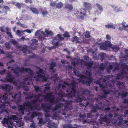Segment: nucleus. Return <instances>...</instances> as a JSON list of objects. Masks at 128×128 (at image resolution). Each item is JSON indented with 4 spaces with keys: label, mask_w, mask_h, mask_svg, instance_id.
<instances>
[{
    "label": "nucleus",
    "mask_w": 128,
    "mask_h": 128,
    "mask_svg": "<svg viewBox=\"0 0 128 128\" xmlns=\"http://www.w3.org/2000/svg\"><path fill=\"white\" fill-rule=\"evenodd\" d=\"M62 84H59L57 88V90L56 91V94L58 96L59 99L56 98L53 96L52 93H47L46 95H43L39 94H37L38 98H42V100L47 101L52 105L56 104L55 107L53 109L52 108V111L55 112L57 110L60 108L59 112L62 114L65 115L66 110L72 109L70 101L65 100L62 97H66L69 99H73L76 102H82V100H90L91 98L89 96L90 95V91L88 89H81L80 91L77 90L76 87L74 84L70 85L65 81H64Z\"/></svg>",
    "instance_id": "nucleus-1"
},
{
    "label": "nucleus",
    "mask_w": 128,
    "mask_h": 128,
    "mask_svg": "<svg viewBox=\"0 0 128 128\" xmlns=\"http://www.w3.org/2000/svg\"><path fill=\"white\" fill-rule=\"evenodd\" d=\"M24 94H27L25 99L28 101L24 103L23 105H18V109L16 106H13L12 108L13 109L15 110L18 109L20 114L22 115L24 114V110L26 109L28 110L29 113L27 114V116L24 118V120L26 122L28 121H31L33 118L38 115V113L36 112H30L31 110L33 109V105H37L35 103L36 102H38V99L36 98L38 97V96H37V94H35L31 93L28 94L24 92Z\"/></svg>",
    "instance_id": "nucleus-2"
},
{
    "label": "nucleus",
    "mask_w": 128,
    "mask_h": 128,
    "mask_svg": "<svg viewBox=\"0 0 128 128\" xmlns=\"http://www.w3.org/2000/svg\"><path fill=\"white\" fill-rule=\"evenodd\" d=\"M37 71L36 72V77H34V73L31 69L30 68H20L17 67L14 69L10 66L8 68V70L11 69L13 71L14 73L17 75H18L20 73H23L24 72H28L30 76L25 78H23V80L22 81L20 80H18V81L20 82L19 88L23 87L24 90L26 91L28 90V88L26 86H24V84L26 83V81L29 80L30 82H28L27 84L28 85H30L31 83L32 82V80H35L36 81L40 80V78H44L45 77V74L43 71L42 70L39 68L36 67Z\"/></svg>",
    "instance_id": "nucleus-3"
},
{
    "label": "nucleus",
    "mask_w": 128,
    "mask_h": 128,
    "mask_svg": "<svg viewBox=\"0 0 128 128\" xmlns=\"http://www.w3.org/2000/svg\"><path fill=\"white\" fill-rule=\"evenodd\" d=\"M119 70H120L121 72L117 74L116 79L110 81V83L108 82L106 84V87L107 88L109 87V89H114V85L115 84L120 90L124 89L125 87L124 84L118 80H122L125 77L128 78V66L125 63L124 64H116L113 71Z\"/></svg>",
    "instance_id": "nucleus-4"
},
{
    "label": "nucleus",
    "mask_w": 128,
    "mask_h": 128,
    "mask_svg": "<svg viewBox=\"0 0 128 128\" xmlns=\"http://www.w3.org/2000/svg\"><path fill=\"white\" fill-rule=\"evenodd\" d=\"M3 124H6L8 128H16L23 126L24 123L23 122L18 119V117L15 115H12L10 120L6 118L4 119L2 122Z\"/></svg>",
    "instance_id": "nucleus-5"
},
{
    "label": "nucleus",
    "mask_w": 128,
    "mask_h": 128,
    "mask_svg": "<svg viewBox=\"0 0 128 128\" xmlns=\"http://www.w3.org/2000/svg\"><path fill=\"white\" fill-rule=\"evenodd\" d=\"M40 96L39 97V98H37L38 99V102H36V104H37L36 106L35 105H33V109L32 110H31L32 111L36 110H40L42 108L44 111L46 113L45 114V117L46 118H48V119L49 117L50 116V114H48V113L50 112V111H52V107L51 105V104H49L48 103H43L41 105V107H39L40 104V103L42 102H44L47 101L45 100H42L44 99L42 98H40Z\"/></svg>",
    "instance_id": "nucleus-6"
},
{
    "label": "nucleus",
    "mask_w": 128,
    "mask_h": 128,
    "mask_svg": "<svg viewBox=\"0 0 128 128\" xmlns=\"http://www.w3.org/2000/svg\"><path fill=\"white\" fill-rule=\"evenodd\" d=\"M125 114L128 115V110L126 109L124 112ZM114 118L116 120L114 122V124H117L120 126L121 128H127L128 127V118L127 120H123L124 116L119 115L116 113H114Z\"/></svg>",
    "instance_id": "nucleus-7"
},
{
    "label": "nucleus",
    "mask_w": 128,
    "mask_h": 128,
    "mask_svg": "<svg viewBox=\"0 0 128 128\" xmlns=\"http://www.w3.org/2000/svg\"><path fill=\"white\" fill-rule=\"evenodd\" d=\"M110 77V76L109 75L102 76L101 80H102L106 84L105 86H104L102 84H100V80H98L96 82V84L99 85L100 86L101 88V90L104 93L105 96H106L108 94L110 93L111 92H112L113 93H115L116 92H117L118 91V90H109V87L108 88L106 87V84L108 82L110 83V82L109 80Z\"/></svg>",
    "instance_id": "nucleus-8"
},
{
    "label": "nucleus",
    "mask_w": 128,
    "mask_h": 128,
    "mask_svg": "<svg viewBox=\"0 0 128 128\" xmlns=\"http://www.w3.org/2000/svg\"><path fill=\"white\" fill-rule=\"evenodd\" d=\"M74 72L75 75L80 77V81L82 82L84 84H86L88 86H90L91 82L93 80L90 77L91 76L90 72L87 70H86L85 75H80V72L74 69Z\"/></svg>",
    "instance_id": "nucleus-9"
},
{
    "label": "nucleus",
    "mask_w": 128,
    "mask_h": 128,
    "mask_svg": "<svg viewBox=\"0 0 128 128\" xmlns=\"http://www.w3.org/2000/svg\"><path fill=\"white\" fill-rule=\"evenodd\" d=\"M8 96L7 93H5L2 98L0 97V114L5 111L6 106H10V102L6 100Z\"/></svg>",
    "instance_id": "nucleus-10"
},
{
    "label": "nucleus",
    "mask_w": 128,
    "mask_h": 128,
    "mask_svg": "<svg viewBox=\"0 0 128 128\" xmlns=\"http://www.w3.org/2000/svg\"><path fill=\"white\" fill-rule=\"evenodd\" d=\"M39 123L40 124H47V126L49 128H57V124L48 118H44V121L42 118H39Z\"/></svg>",
    "instance_id": "nucleus-11"
},
{
    "label": "nucleus",
    "mask_w": 128,
    "mask_h": 128,
    "mask_svg": "<svg viewBox=\"0 0 128 128\" xmlns=\"http://www.w3.org/2000/svg\"><path fill=\"white\" fill-rule=\"evenodd\" d=\"M112 116V114H109L108 116L106 114H102L100 116V118L99 120V122L101 124L102 123V122H109L110 121V118Z\"/></svg>",
    "instance_id": "nucleus-12"
},
{
    "label": "nucleus",
    "mask_w": 128,
    "mask_h": 128,
    "mask_svg": "<svg viewBox=\"0 0 128 128\" xmlns=\"http://www.w3.org/2000/svg\"><path fill=\"white\" fill-rule=\"evenodd\" d=\"M5 81L6 82H10L16 86L18 85V83L15 80L14 76L12 75L11 73L10 72L7 74L5 78Z\"/></svg>",
    "instance_id": "nucleus-13"
},
{
    "label": "nucleus",
    "mask_w": 128,
    "mask_h": 128,
    "mask_svg": "<svg viewBox=\"0 0 128 128\" xmlns=\"http://www.w3.org/2000/svg\"><path fill=\"white\" fill-rule=\"evenodd\" d=\"M9 95L11 96L14 99L17 98L16 102L18 103L20 101L22 95L20 92H19L18 93H14V92H9Z\"/></svg>",
    "instance_id": "nucleus-14"
},
{
    "label": "nucleus",
    "mask_w": 128,
    "mask_h": 128,
    "mask_svg": "<svg viewBox=\"0 0 128 128\" xmlns=\"http://www.w3.org/2000/svg\"><path fill=\"white\" fill-rule=\"evenodd\" d=\"M63 39L60 34H58L55 36L54 39L52 41V44L54 46H57L59 44V42Z\"/></svg>",
    "instance_id": "nucleus-15"
},
{
    "label": "nucleus",
    "mask_w": 128,
    "mask_h": 128,
    "mask_svg": "<svg viewBox=\"0 0 128 128\" xmlns=\"http://www.w3.org/2000/svg\"><path fill=\"white\" fill-rule=\"evenodd\" d=\"M13 88L12 85L9 84H3L0 86V88L4 91L9 92L11 89Z\"/></svg>",
    "instance_id": "nucleus-16"
},
{
    "label": "nucleus",
    "mask_w": 128,
    "mask_h": 128,
    "mask_svg": "<svg viewBox=\"0 0 128 128\" xmlns=\"http://www.w3.org/2000/svg\"><path fill=\"white\" fill-rule=\"evenodd\" d=\"M80 64L81 65H84L87 66V69L88 70L92 68L93 63L92 62H87L84 60H80Z\"/></svg>",
    "instance_id": "nucleus-17"
},
{
    "label": "nucleus",
    "mask_w": 128,
    "mask_h": 128,
    "mask_svg": "<svg viewBox=\"0 0 128 128\" xmlns=\"http://www.w3.org/2000/svg\"><path fill=\"white\" fill-rule=\"evenodd\" d=\"M98 105L96 104V106H93V107L92 109V112H96L97 109L99 110H101V107L100 106H101L102 105V102H100L98 103Z\"/></svg>",
    "instance_id": "nucleus-18"
},
{
    "label": "nucleus",
    "mask_w": 128,
    "mask_h": 128,
    "mask_svg": "<svg viewBox=\"0 0 128 128\" xmlns=\"http://www.w3.org/2000/svg\"><path fill=\"white\" fill-rule=\"evenodd\" d=\"M111 47L112 46V44L110 42H109L108 43V44L106 43H103L100 45V48L102 50H106L108 48V46H107Z\"/></svg>",
    "instance_id": "nucleus-19"
},
{
    "label": "nucleus",
    "mask_w": 128,
    "mask_h": 128,
    "mask_svg": "<svg viewBox=\"0 0 128 128\" xmlns=\"http://www.w3.org/2000/svg\"><path fill=\"white\" fill-rule=\"evenodd\" d=\"M84 6L85 8H84L83 9H85L86 11V10H88L91 9V8L90 4L86 2H84Z\"/></svg>",
    "instance_id": "nucleus-20"
},
{
    "label": "nucleus",
    "mask_w": 128,
    "mask_h": 128,
    "mask_svg": "<svg viewBox=\"0 0 128 128\" xmlns=\"http://www.w3.org/2000/svg\"><path fill=\"white\" fill-rule=\"evenodd\" d=\"M128 94V93L126 90H122L121 93L118 92V95L119 96H121L122 98L126 96Z\"/></svg>",
    "instance_id": "nucleus-21"
},
{
    "label": "nucleus",
    "mask_w": 128,
    "mask_h": 128,
    "mask_svg": "<svg viewBox=\"0 0 128 128\" xmlns=\"http://www.w3.org/2000/svg\"><path fill=\"white\" fill-rule=\"evenodd\" d=\"M56 66V64L54 62H52L50 64V69L52 70V72L54 73L56 71V70L54 69V67Z\"/></svg>",
    "instance_id": "nucleus-22"
},
{
    "label": "nucleus",
    "mask_w": 128,
    "mask_h": 128,
    "mask_svg": "<svg viewBox=\"0 0 128 128\" xmlns=\"http://www.w3.org/2000/svg\"><path fill=\"white\" fill-rule=\"evenodd\" d=\"M86 12L84 9H81V12H80V14H83V15H82L80 16V18L81 19H83L84 17V16L86 14L85 12Z\"/></svg>",
    "instance_id": "nucleus-23"
},
{
    "label": "nucleus",
    "mask_w": 128,
    "mask_h": 128,
    "mask_svg": "<svg viewBox=\"0 0 128 128\" xmlns=\"http://www.w3.org/2000/svg\"><path fill=\"white\" fill-rule=\"evenodd\" d=\"M12 4L17 7L19 9L21 8V6L22 4V3H19L15 1L13 2H12Z\"/></svg>",
    "instance_id": "nucleus-24"
},
{
    "label": "nucleus",
    "mask_w": 128,
    "mask_h": 128,
    "mask_svg": "<svg viewBox=\"0 0 128 128\" xmlns=\"http://www.w3.org/2000/svg\"><path fill=\"white\" fill-rule=\"evenodd\" d=\"M41 34H43L44 35L45 34L44 33L43 31L38 30L36 32L35 34V35L36 36L39 37L40 36Z\"/></svg>",
    "instance_id": "nucleus-25"
},
{
    "label": "nucleus",
    "mask_w": 128,
    "mask_h": 128,
    "mask_svg": "<svg viewBox=\"0 0 128 128\" xmlns=\"http://www.w3.org/2000/svg\"><path fill=\"white\" fill-rule=\"evenodd\" d=\"M65 8L69 10H72L73 8L72 5L69 4H66L65 5Z\"/></svg>",
    "instance_id": "nucleus-26"
},
{
    "label": "nucleus",
    "mask_w": 128,
    "mask_h": 128,
    "mask_svg": "<svg viewBox=\"0 0 128 128\" xmlns=\"http://www.w3.org/2000/svg\"><path fill=\"white\" fill-rule=\"evenodd\" d=\"M30 9L34 14H39L38 10L35 8L32 7L30 8Z\"/></svg>",
    "instance_id": "nucleus-27"
},
{
    "label": "nucleus",
    "mask_w": 128,
    "mask_h": 128,
    "mask_svg": "<svg viewBox=\"0 0 128 128\" xmlns=\"http://www.w3.org/2000/svg\"><path fill=\"white\" fill-rule=\"evenodd\" d=\"M9 42L10 43L14 45H16L18 44V42L14 39H10L9 40Z\"/></svg>",
    "instance_id": "nucleus-28"
},
{
    "label": "nucleus",
    "mask_w": 128,
    "mask_h": 128,
    "mask_svg": "<svg viewBox=\"0 0 128 128\" xmlns=\"http://www.w3.org/2000/svg\"><path fill=\"white\" fill-rule=\"evenodd\" d=\"M45 32L47 35V36H53L54 34L51 31L48 30H46L45 31Z\"/></svg>",
    "instance_id": "nucleus-29"
},
{
    "label": "nucleus",
    "mask_w": 128,
    "mask_h": 128,
    "mask_svg": "<svg viewBox=\"0 0 128 128\" xmlns=\"http://www.w3.org/2000/svg\"><path fill=\"white\" fill-rule=\"evenodd\" d=\"M96 5L98 9L101 12L102 11L103 8L102 5L98 3H96Z\"/></svg>",
    "instance_id": "nucleus-30"
},
{
    "label": "nucleus",
    "mask_w": 128,
    "mask_h": 128,
    "mask_svg": "<svg viewBox=\"0 0 128 128\" xmlns=\"http://www.w3.org/2000/svg\"><path fill=\"white\" fill-rule=\"evenodd\" d=\"M72 41L74 42L75 41L76 42V43H79L80 42L78 41L79 39L76 36H75L74 37L72 38Z\"/></svg>",
    "instance_id": "nucleus-31"
},
{
    "label": "nucleus",
    "mask_w": 128,
    "mask_h": 128,
    "mask_svg": "<svg viewBox=\"0 0 128 128\" xmlns=\"http://www.w3.org/2000/svg\"><path fill=\"white\" fill-rule=\"evenodd\" d=\"M106 63L105 64L103 63H102L100 64L99 68L100 70H103L104 69L106 66Z\"/></svg>",
    "instance_id": "nucleus-32"
},
{
    "label": "nucleus",
    "mask_w": 128,
    "mask_h": 128,
    "mask_svg": "<svg viewBox=\"0 0 128 128\" xmlns=\"http://www.w3.org/2000/svg\"><path fill=\"white\" fill-rule=\"evenodd\" d=\"M105 26L108 28H111L113 29H115V27L112 24H108Z\"/></svg>",
    "instance_id": "nucleus-33"
},
{
    "label": "nucleus",
    "mask_w": 128,
    "mask_h": 128,
    "mask_svg": "<svg viewBox=\"0 0 128 128\" xmlns=\"http://www.w3.org/2000/svg\"><path fill=\"white\" fill-rule=\"evenodd\" d=\"M10 42H9V41L8 42H6L5 43V47L6 48L10 49L11 46V45L10 44Z\"/></svg>",
    "instance_id": "nucleus-34"
},
{
    "label": "nucleus",
    "mask_w": 128,
    "mask_h": 128,
    "mask_svg": "<svg viewBox=\"0 0 128 128\" xmlns=\"http://www.w3.org/2000/svg\"><path fill=\"white\" fill-rule=\"evenodd\" d=\"M63 6V4L61 2H59L56 4V7L57 8H60Z\"/></svg>",
    "instance_id": "nucleus-35"
},
{
    "label": "nucleus",
    "mask_w": 128,
    "mask_h": 128,
    "mask_svg": "<svg viewBox=\"0 0 128 128\" xmlns=\"http://www.w3.org/2000/svg\"><path fill=\"white\" fill-rule=\"evenodd\" d=\"M34 86L35 91L36 92H39L41 91V89L40 88L36 86Z\"/></svg>",
    "instance_id": "nucleus-36"
},
{
    "label": "nucleus",
    "mask_w": 128,
    "mask_h": 128,
    "mask_svg": "<svg viewBox=\"0 0 128 128\" xmlns=\"http://www.w3.org/2000/svg\"><path fill=\"white\" fill-rule=\"evenodd\" d=\"M99 55L101 56L102 58V60L104 59L105 57L106 56V55L105 54L102 52L99 54Z\"/></svg>",
    "instance_id": "nucleus-37"
},
{
    "label": "nucleus",
    "mask_w": 128,
    "mask_h": 128,
    "mask_svg": "<svg viewBox=\"0 0 128 128\" xmlns=\"http://www.w3.org/2000/svg\"><path fill=\"white\" fill-rule=\"evenodd\" d=\"M112 48L115 52H117L119 50V47L116 46H112Z\"/></svg>",
    "instance_id": "nucleus-38"
},
{
    "label": "nucleus",
    "mask_w": 128,
    "mask_h": 128,
    "mask_svg": "<svg viewBox=\"0 0 128 128\" xmlns=\"http://www.w3.org/2000/svg\"><path fill=\"white\" fill-rule=\"evenodd\" d=\"M43 88H44V94H46V92L48 90H49L50 88V87L49 86L43 87Z\"/></svg>",
    "instance_id": "nucleus-39"
},
{
    "label": "nucleus",
    "mask_w": 128,
    "mask_h": 128,
    "mask_svg": "<svg viewBox=\"0 0 128 128\" xmlns=\"http://www.w3.org/2000/svg\"><path fill=\"white\" fill-rule=\"evenodd\" d=\"M84 33V34H85V38H88L90 37V34L89 31H87L86 32H85Z\"/></svg>",
    "instance_id": "nucleus-40"
},
{
    "label": "nucleus",
    "mask_w": 128,
    "mask_h": 128,
    "mask_svg": "<svg viewBox=\"0 0 128 128\" xmlns=\"http://www.w3.org/2000/svg\"><path fill=\"white\" fill-rule=\"evenodd\" d=\"M22 33H23V32L19 30H18L17 31L16 34L20 37H21L22 36Z\"/></svg>",
    "instance_id": "nucleus-41"
},
{
    "label": "nucleus",
    "mask_w": 128,
    "mask_h": 128,
    "mask_svg": "<svg viewBox=\"0 0 128 128\" xmlns=\"http://www.w3.org/2000/svg\"><path fill=\"white\" fill-rule=\"evenodd\" d=\"M125 52L126 54V55L124 56V58L126 59H128V50L126 49L125 50Z\"/></svg>",
    "instance_id": "nucleus-42"
},
{
    "label": "nucleus",
    "mask_w": 128,
    "mask_h": 128,
    "mask_svg": "<svg viewBox=\"0 0 128 128\" xmlns=\"http://www.w3.org/2000/svg\"><path fill=\"white\" fill-rule=\"evenodd\" d=\"M56 1H52L50 4V6H52L54 7L56 5Z\"/></svg>",
    "instance_id": "nucleus-43"
},
{
    "label": "nucleus",
    "mask_w": 128,
    "mask_h": 128,
    "mask_svg": "<svg viewBox=\"0 0 128 128\" xmlns=\"http://www.w3.org/2000/svg\"><path fill=\"white\" fill-rule=\"evenodd\" d=\"M30 127L31 128H36V124L34 122H32L30 126Z\"/></svg>",
    "instance_id": "nucleus-44"
},
{
    "label": "nucleus",
    "mask_w": 128,
    "mask_h": 128,
    "mask_svg": "<svg viewBox=\"0 0 128 128\" xmlns=\"http://www.w3.org/2000/svg\"><path fill=\"white\" fill-rule=\"evenodd\" d=\"M63 36L64 37L66 38H70V36L69 35L68 32H65V33L63 34Z\"/></svg>",
    "instance_id": "nucleus-45"
},
{
    "label": "nucleus",
    "mask_w": 128,
    "mask_h": 128,
    "mask_svg": "<svg viewBox=\"0 0 128 128\" xmlns=\"http://www.w3.org/2000/svg\"><path fill=\"white\" fill-rule=\"evenodd\" d=\"M115 12H119L123 11L122 8L121 7H119L118 9L114 10Z\"/></svg>",
    "instance_id": "nucleus-46"
},
{
    "label": "nucleus",
    "mask_w": 128,
    "mask_h": 128,
    "mask_svg": "<svg viewBox=\"0 0 128 128\" xmlns=\"http://www.w3.org/2000/svg\"><path fill=\"white\" fill-rule=\"evenodd\" d=\"M78 61H73L71 63V64L72 66H75L78 64Z\"/></svg>",
    "instance_id": "nucleus-47"
},
{
    "label": "nucleus",
    "mask_w": 128,
    "mask_h": 128,
    "mask_svg": "<svg viewBox=\"0 0 128 128\" xmlns=\"http://www.w3.org/2000/svg\"><path fill=\"white\" fill-rule=\"evenodd\" d=\"M79 117L81 118L84 119L86 117V114L84 113L83 114H80L79 115Z\"/></svg>",
    "instance_id": "nucleus-48"
},
{
    "label": "nucleus",
    "mask_w": 128,
    "mask_h": 128,
    "mask_svg": "<svg viewBox=\"0 0 128 128\" xmlns=\"http://www.w3.org/2000/svg\"><path fill=\"white\" fill-rule=\"evenodd\" d=\"M126 23L125 22L123 21L122 23V25L124 28L127 27L128 28V24L126 25Z\"/></svg>",
    "instance_id": "nucleus-49"
},
{
    "label": "nucleus",
    "mask_w": 128,
    "mask_h": 128,
    "mask_svg": "<svg viewBox=\"0 0 128 128\" xmlns=\"http://www.w3.org/2000/svg\"><path fill=\"white\" fill-rule=\"evenodd\" d=\"M41 12L43 16H46L48 14V12L47 11H42Z\"/></svg>",
    "instance_id": "nucleus-50"
},
{
    "label": "nucleus",
    "mask_w": 128,
    "mask_h": 128,
    "mask_svg": "<svg viewBox=\"0 0 128 128\" xmlns=\"http://www.w3.org/2000/svg\"><path fill=\"white\" fill-rule=\"evenodd\" d=\"M6 33L8 36L10 37L11 38H12L13 36L11 32H6Z\"/></svg>",
    "instance_id": "nucleus-51"
},
{
    "label": "nucleus",
    "mask_w": 128,
    "mask_h": 128,
    "mask_svg": "<svg viewBox=\"0 0 128 128\" xmlns=\"http://www.w3.org/2000/svg\"><path fill=\"white\" fill-rule=\"evenodd\" d=\"M92 113H88L87 114V116L88 118H91L93 117Z\"/></svg>",
    "instance_id": "nucleus-52"
},
{
    "label": "nucleus",
    "mask_w": 128,
    "mask_h": 128,
    "mask_svg": "<svg viewBox=\"0 0 128 128\" xmlns=\"http://www.w3.org/2000/svg\"><path fill=\"white\" fill-rule=\"evenodd\" d=\"M58 76V75L57 74H54L52 75V78H55L57 79ZM58 79H57L56 80H55V82L56 81V80H57Z\"/></svg>",
    "instance_id": "nucleus-53"
},
{
    "label": "nucleus",
    "mask_w": 128,
    "mask_h": 128,
    "mask_svg": "<svg viewBox=\"0 0 128 128\" xmlns=\"http://www.w3.org/2000/svg\"><path fill=\"white\" fill-rule=\"evenodd\" d=\"M22 51L24 53H25L27 50V48H24L21 49Z\"/></svg>",
    "instance_id": "nucleus-54"
},
{
    "label": "nucleus",
    "mask_w": 128,
    "mask_h": 128,
    "mask_svg": "<svg viewBox=\"0 0 128 128\" xmlns=\"http://www.w3.org/2000/svg\"><path fill=\"white\" fill-rule=\"evenodd\" d=\"M39 37L40 40L42 41H43L45 39V37L44 36H40Z\"/></svg>",
    "instance_id": "nucleus-55"
},
{
    "label": "nucleus",
    "mask_w": 128,
    "mask_h": 128,
    "mask_svg": "<svg viewBox=\"0 0 128 128\" xmlns=\"http://www.w3.org/2000/svg\"><path fill=\"white\" fill-rule=\"evenodd\" d=\"M6 71V70L5 69H4L2 71H0V74L1 75L4 74H5Z\"/></svg>",
    "instance_id": "nucleus-56"
},
{
    "label": "nucleus",
    "mask_w": 128,
    "mask_h": 128,
    "mask_svg": "<svg viewBox=\"0 0 128 128\" xmlns=\"http://www.w3.org/2000/svg\"><path fill=\"white\" fill-rule=\"evenodd\" d=\"M113 67V66L111 64H109L108 68H109V70H111L112 69Z\"/></svg>",
    "instance_id": "nucleus-57"
},
{
    "label": "nucleus",
    "mask_w": 128,
    "mask_h": 128,
    "mask_svg": "<svg viewBox=\"0 0 128 128\" xmlns=\"http://www.w3.org/2000/svg\"><path fill=\"white\" fill-rule=\"evenodd\" d=\"M23 32H27V33L30 34V33L32 32L31 30L29 29H27L26 30H23Z\"/></svg>",
    "instance_id": "nucleus-58"
},
{
    "label": "nucleus",
    "mask_w": 128,
    "mask_h": 128,
    "mask_svg": "<svg viewBox=\"0 0 128 128\" xmlns=\"http://www.w3.org/2000/svg\"><path fill=\"white\" fill-rule=\"evenodd\" d=\"M84 59L86 60H89V57L87 56H84Z\"/></svg>",
    "instance_id": "nucleus-59"
},
{
    "label": "nucleus",
    "mask_w": 128,
    "mask_h": 128,
    "mask_svg": "<svg viewBox=\"0 0 128 128\" xmlns=\"http://www.w3.org/2000/svg\"><path fill=\"white\" fill-rule=\"evenodd\" d=\"M66 69H68V70H70L72 69V67L71 66L68 65V66H66Z\"/></svg>",
    "instance_id": "nucleus-60"
},
{
    "label": "nucleus",
    "mask_w": 128,
    "mask_h": 128,
    "mask_svg": "<svg viewBox=\"0 0 128 128\" xmlns=\"http://www.w3.org/2000/svg\"><path fill=\"white\" fill-rule=\"evenodd\" d=\"M25 2L26 3H30V4L32 3V0H26Z\"/></svg>",
    "instance_id": "nucleus-61"
},
{
    "label": "nucleus",
    "mask_w": 128,
    "mask_h": 128,
    "mask_svg": "<svg viewBox=\"0 0 128 128\" xmlns=\"http://www.w3.org/2000/svg\"><path fill=\"white\" fill-rule=\"evenodd\" d=\"M3 8L7 10H9L10 9L9 8L8 6H4Z\"/></svg>",
    "instance_id": "nucleus-62"
},
{
    "label": "nucleus",
    "mask_w": 128,
    "mask_h": 128,
    "mask_svg": "<svg viewBox=\"0 0 128 128\" xmlns=\"http://www.w3.org/2000/svg\"><path fill=\"white\" fill-rule=\"evenodd\" d=\"M78 34L81 37L82 36H83V35L84 34V33H82L80 32H78Z\"/></svg>",
    "instance_id": "nucleus-63"
},
{
    "label": "nucleus",
    "mask_w": 128,
    "mask_h": 128,
    "mask_svg": "<svg viewBox=\"0 0 128 128\" xmlns=\"http://www.w3.org/2000/svg\"><path fill=\"white\" fill-rule=\"evenodd\" d=\"M124 103H127L128 104V99H125L124 101Z\"/></svg>",
    "instance_id": "nucleus-64"
}]
</instances>
